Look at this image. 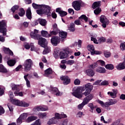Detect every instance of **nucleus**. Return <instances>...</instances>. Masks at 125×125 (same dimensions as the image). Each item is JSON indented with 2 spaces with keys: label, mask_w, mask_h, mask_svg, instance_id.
<instances>
[{
  "label": "nucleus",
  "mask_w": 125,
  "mask_h": 125,
  "mask_svg": "<svg viewBox=\"0 0 125 125\" xmlns=\"http://www.w3.org/2000/svg\"><path fill=\"white\" fill-rule=\"evenodd\" d=\"M75 63V61L74 60H68L66 62V64L67 65H70V66H72L73 64Z\"/></svg>",
  "instance_id": "nucleus-51"
},
{
  "label": "nucleus",
  "mask_w": 125,
  "mask_h": 125,
  "mask_svg": "<svg viewBox=\"0 0 125 125\" xmlns=\"http://www.w3.org/2000/svg\"><path fill=\"white\" fill-rule=\"evenodd\" d=\"M19 8V6L18 5H15L11 8V11H12L13 13H14L17 9Z\"/></svg>",
  "instance_id": "nucleus-49"
},
{
  "label": "nucleus",
  "mask_w": 125,
  "mask_h": 125,
  "mask_svg": "<svg viewBox=\"0 0 125 125\" xmlns=\"http://www.w3.org/2000/svg\"><path fill=\"white\" fill-rule=\"evenodd\" d=\"M56 119H58V120H61V114L58 113H56L55 114V117Z\"/></svg>",
  "instance_id": "nucleus-62"
},
{
  "label": "nucleus",
  "mask_w": 125,
  "mask_h": 125,
  "mask_svg": "<svg viewBox=\"0 0 125 125\" xmlns=\"http://www.w3.org/2000/svg\"><path fill=\"white\" fill-rule=\"evenodd\" d=\"M85 87L86 89H88V90L91 91L92 89H93V86L92 85H90V83H88L85 85Z\"/></svg>",
  "instance_id": "nucleus-37"
},
{
  "label": "nucleus",
  "mask_w": 125,
  "mask_h": 125,
  "mask_svg": "<svg viewBox=\"0 0 125 125\" xmlns=\"http://www.w3.org/2000/svg\"><path fill=\"white\" fill-rule=\"evenodd\" d=\"M74 24L77 25V26H80V25H82V21L79 19L78 20L75 21Z\"/></svg>",
  "instance_id": "nucleus-46"
},
{
  "label": "nucleus",
  "mask_w": 125,
  "mask_h": 125,
  "mask_svg": "<svg viewBox=\"0 0 125 125\" xmlns=\"http://www.w3.org/2000/svg\"><path fill=\"white\" fill-rule=\"evenodd\" d=\"M32 6L35 9H38V8H41L40 10H37V13L39 15H42V14H45L48 16L51 15L50 10H51V7L46 5H39L35 3H32Z\"/></svg>",
  "instance_id": "nucleus-1"
},
{
  "label": "nucleus",
  "mask_w": 125,
  "mask_h": 125,
  "mask_svg": "<svg viewBox=\"0 0 125 125\" xmlns=\"http://www.w3.org/2000/svg\"><path fill=\"white\" fill-rule=\"evenodd\" d=\"M61 80L63 81V83L65 85H66V84H69L71 82V80L68 76H62L61 77Z\"/></svg>",
  "instance_id": "nucleus-18"
},
{
  "label": "nucleus",
  "mask_w": 125,
  "mask_h": 125,
  "mask_svg": "<svg viewBox=\"0 0 125 125\" xmlns=\"http://www.w3.org/2000/svg\"><path fill=\"white\" fill-rule=\"evenodd\" d=\"M38 33H39V31L35 29L34 32H31V37L32 39H34V40H39V39H40V35L38 34Z\"/></svg>",
  "instance_id": "nucleus-13"
},
{
  "label": "nucleus",
  "mask_w": 125,
  "mask_h": 125,
  "mask_svg": "<svg viewBox=\"0 0 125 125\" xmlns=\"http://www.w3.org/2000/svg\"><path fill=\"white\" fill-rule=\"evenodd\" d=\"M59 36L61 39H66L67 38V33L64 31L59 32Z\"/></svg>",
  "instance_id": "nucleus-28"
},
{
  "label": "nucleus",
  "mask_w": 125,
  "mask_h": 125,
  "mask_svg": "<svg viewBox=\"0 0 125 125\" xmlns=\"http://www.w3.org/2000/svg\"><path fill=\"white\" fill-rule=\"evenodd\" d=\"M41 34L42 36V37H44V38H49L50 37H51V36H53L50 33V34H48V32L45 30H42L41 31Z\"/></svg>",
  "instance_id": "nucleus-21"
},
{
  "label": "nucleus",
  "mask_w": 125,
  "mask_h": 125,
  "mask_svg": "<svg viewBox=\"0 0 125 125\" xmlns=\"http://www.w3.org/2000/svg\"><path fill=\"white\" fill-rule=\"evenodd\" d=\"M30 47L31 51H37V49H36V47H35V46H34V44L31 43Z\"/></svg>",
  "instance_id": "nucleus-61"
},
{
  "label": "nucleus",
  "mask_w": 125,
  "mask_h": 125,
  "mask_svg": "<svg viewBox=\"0 0 125 125\" xmlns=\"http://www.w3.org/2000/svg\"><path fill=\"white\" fill-rule=\"evenodd\" d=\"M85 90V88L84 87H74L73 89L72 95L76 97V98H82L83 97L82 92Z\"/></svg>",
  "instance_id": "nucleus-3"
},
{
  "label": "nucleus",
  "mask_w": 125,
  "mask_h": 125,
  "mask_svg": "<svg viewBox=\"0 0 125 125\" xmlns=\"http://www.w3.org/2000/svg\"><path fill=\"white\" fill-rule=\"evenodd\" d=\"M120 49L122 51L125 50V42L121 43L120 45Z\"/></svg>",
  "instance_id": "nucleus-44"
},
{
  "label": "nucleus",
  "mask_w": 125,
  "mask_h": 125,
  "mask_svg": "<svg viewBox=\"0 0 125 125\" xmlns=\"http://www.w3.org/2000/svg\"><path fill=\"white\" fill-rule=\"evenodd\" d=\"M104 56L106 57V58H109L110 56H111V53L109 52L105 51L104 52Z\"/></svg>",
  "instance_id": "nucleus-60"
},
{
  "label": "nucleus",
  "mask_w": 125,
  "mask_h": 125,
  "mask_svg": "<svg viewBox=\"0 0 125 125\" xmlns=\"http://www.w3.org/2000/svg\"><path fill=\"white\" fill-rule=\"evenodd\" d=\"M51 42L53 45L56 46L60 42V38L58 36H53L51 39Z\"/></svg>",
  "instance_id": "nucleus-12"
},
{
  "label": "nucleus",
  "mask_w": 125,
  "mask_h": 125,
  "mask_svg": "<svg viewBox=\"0 0 125 125\" xmlns=\"http://www.w3.org/2000/svg\"><path fill=\"white\" fill-rule=\"evenodd\" d=\"M93 97H94L93 94H90L89 95H87L86 97L83 99V101H84L86 104H88V103H89V101L93 99Z\"/></svg>",
  "instance_id": "nucleus-17"
},
{
  "label": "nucleus",
  "mask_w": 125,
  "mask_h": 125,
  "mask_svg": "<svg viewBox=\"0 0 125 125\" xmlns=\"http://www.w3.org/2000/svg\"><path fill=\"white\" fill-rule=\"evenodd\" d=\"M107 94L108 95H110L112 98H116V97H117V95L112 92H107Z\"/></svg>",
  "instance_id": "nucleus-48"
},
{
  "label": "nucleus",
  "mask_w": 125,
  "mask_h": 125,
  "mask_svg": "<svg viewBox=\"0 0 125 125\" xmlns=\"http://www.w3.org/2000/svg\"><path fill=\"white\" fill-rule=\"evenodd\" d=\"M38 119V117L37 116H29L27 118L26 120V123H31L33 122V121H36Z\"/></svg>",
  "instance_id": "nucleus-23"
},
{
  "label": "nucleus",
  "mask_w": 125,
  "mask_h": 125,
  "mask_svg": "<svg viewBox=\"0 0 125 125\" xmlns=\"http://www.w3.org/2000/svg\"><path fill=\"white\" fill-rule=\"evenodd\" d=\"M38 115L39 118L43 119L44 118H45L46 117L47 114L46 113V112H40L39 113H38Z\"/></svg>",
  "instance_id": "nucleus-36"
},
{
  "label": "nucleus",
  "mask_w": 125,
  "mask_h": 125,
  "mask_svg": "<svg viewBox=\"0 0 125 125\" xmlns=\"http://www.w3.org/2000/svg\"><path fill=\"white\" fill-rule=\"evenodd\" d=\"M38 40V43L39 45L42 46V47H45V46H46L48 43V42L45 38L39 37Z\"/></svg>",
  "instance_id": "nucleus-9"
},
{
  "label": "nucleus",
  "mask_w": 125,
  "mask_h": 125,
  "mask_svg": "<svg viewBox=\"0 0 125 125\" xmlns=\"http://www.w3.org/2000/svg\"><path fill=\"white\" fill-rule=\"evenodd\" d=\"M9 96L10 98V102H11L12 104L16 105V106L24 107H29V106H30V104L28 103H27L24 101H21L19 100L13 99V93H12L11 91L9 92Z\"/></svg>",
  "instance_id": "nucleus-2"
},
{
  "label": "nucleus",
  "mask_w": 125,
  "mask_h": 125,
  "mask_svg": "<svg viewBox=\"0 0 125 125\" xmlns=\"http://www.w3.org/2000/svg\"><path fill=\"white\" fill-rule=\"evenodd\" d=\"M86 74L87 76H89V77H93L95 74V73L92 69H89L86 70Z\"/></svg>",
  "instance_id": "nucleus-20"
},
{
  "label": "nucleus",
  "mask_w": 125,
  "mask_h": 125,
  "mask_svg": "<svg viewBox=\"0 0 125 125\" xmlns=\"http://www.w3.org/2000/svg\"><path fill=\"white\" fill-rule=\"evenodd\" d=\"M43 47L45 48V49L43 51V54H47V53H49V52H50V47L48 46L47 45L46 46Z\"/></svg>",
  "instance_id": "nucleus-29"
},
{
  "label": "nucleus",
  "mask_w": 125,
  "mask_h": 125,
  "mask_svg": "<svg viewBox=\"0 0 125 125\" xmlns=\"http://www.w3.org/2000/svg\"><path fill=\"white\" fill-rule=\"evenodd\" d=\"M102 54V52L101 51H96L94 50L93 52H91V55H94V54H96V55H98Z\"/></svg>",
  "instance_id": "nucleus-41"
},
{
  "label": "nucleus",
  "mask_w": 125,
  "mask_h": 125,
  "mask_svg": "<svg viewBox=\"0 0 125 125\" xmlns=\"http://www.w3.org/2000/svg\"><path fill=\"white\" fill-rule=\"evenodd\" d=\"M22 122H23V120L20 117H19L17 120V125H20L22 124Z\"/></svg>",
  "instance_id": "nucleus-58"
},
{
  "label": "nucleus",
  "mask_w": 125,
  "mask_h": 125,
  "mask_svg": "<svg viewBox=\"0 0 125 125\" xmlns=\"http://www.w3.org/2000/svg\"><path fill=\"white\" fill-rule=\"evenodd\" d=\"M90 92H91V91H89L88 89H86L85 92H83V94L85 96H87V95H89L90 94Z\"/></svg>",
  "instance_id": "nucleus-50"
},
{
  "label": "nucleus",
  "mask_w": 125,
  "mask_h": 125,
  "mask_svg": "<svg viewBox=\"0 0 125 125\" xmlns=\"http://www.w3.org/2000/svg\"><path fill=\"white\" fill-rule=\"evenodd\" d=\"M27 117H28V113H24L21 115L20 116V118L22 120L24 121V120H26L27 118Z\"/></svg>",
  "instance_id": "nucleus-39"
},
{
  "label": "nucleus",
  "mask_w": 125,
  "mask_h": 125,
  "mask_svg": "<svg viewBox=\"0 0 125 125\" xmlns=\"http://www.w3.org/2000/svg\"><path fill=\"white\" fill-rule=\"evenodd\" d=\"M105 67L106 69H107L108 70H113V69H114V66L111 64H106Z\"/></svg>",
  "instance_id": "nucleus-42"
},
{
  "label": "nucleus",
  "mask_w": 125,
  "mask_h": 125,
  "mask_svg": "<svg viewBox=\"0 0 125 125\" xmlns=\"http://www.w3.org/2000/svg\"><path fill=\"white\" fill-rule=\"evenodd\" d=\"M109 84V82L108 81L104 80L101 83V85H108Z\"/></svg>",
  "instance_id": "nucleus-55"
},
{
  "label": "nucleus",
  "mask_w": 125,
  "mask_h": 125,
  "mask_svg": "<svg viewBox=\"0 0 125 125\" xmlns=\"http://www.w3.org/2000/svg\"><path fill=\"white\" fill-rule=\"evenodd\" d=\"M59 122V120L58 119L56 118L55 117H53L49 120L47 122V125H55L56 124H58Z\"/></svg>",
  "instance_id": "nucleus-16"
},
{
  "label": "nucleus",
  "mask_w": 125,
  "mask_h": 125,
  "mask_svg": "<svg viewBox=\"0 0 125 125\" xmlns=\"http://www.w3.org/2000/svg\"><path fill=\"white\" fill-rule=\"evenodd\" d=\"M60 125H68V120L65 119L64 120H63Z\"/></svg>",
  "instance_id": "nucleus-59"
},
{
  "label": "nucleus",
  "mask_w": 125,
  "mask_h": 125,
  "mask_svg": "<svg viewBox=\"0 0 125 125\" xmlns=\"http://www.w3.org/2000/svg\"><path fill=\"white\" fill-rule=\"evenodd\" d=\"M17 85H15V84H11V87L12 90H16V89H17Z\"/></svg>",
  "instance_id": "nucleus-56"
},
{
  "label": "nucleus",
  "mask_w": 125,
  "mask_h": 125,
  "mask_svg": "<svg viewBox=\"0 0 125 125\" xmlns=\"http://www.w3.org/2000/svg\"><path fill=\"white\" fill-rule=\"evenodd\" d=\"M67 57H68V54L67 53L63 51L60 53V59H64V58H67Z\"/></svg>",
  "instance_id": "nucleus-24"
},
{
  "label": "nucleus",
  "mask_w": 125,
  "mask_h": 125,
  "mask_svg": "<svg viewBox=\"0 0 125 125\" xmlns=\"http://www.w3.org/2000/svg\"><path fill=\"white\" fill-rule=\"evenodd\" d=\"M60 15L61 17H64V16H66V15H67V12L64 11H62L60 12Z\"/></svg>",
  "instance_id": "nucleus-53"
},
{
  "label": "nucleus",
  "mask_w": 125,
  "mask_h": 125,
  "mask_svg": "<svg viewBox=\"0 0 125 125\" xmlns=\"http://www.w3.org/2000/svg\"><path fill=\"white\" fill-rule=\"evenodd\" d=\"M7 64L10 67H13L16 64V60L12 59L7 61Z\"/></svg>",
  "instance_id": "nucleus-22"
},
{
  "label": "nucleus",
  "mask_w": 125,
  "mask_h": 125,
  "mask_svg": "<svg viewBox=\"0 0 125 125\" xmlns=\"http://www.w3.org/2000/svg\"><path fill=\"white\" fill-rule=\"evenodd\" d=\"M26 15L28 19H31L32 18V12H31V8H28L26 11Z\"/></svg>",
  "instance_id": "nucleus-27"
},
{
  "label": "nucleus",
  "mask_w": 125,
  "mask_h": 125,
  "mask_svg": "<svg viewBox=\"0 0 125 125\" xmlns=\"http://www.w3.org/2000/svg\"><path fill=\"white\" fill-rule=\"evenodd\" d=\"M88 107H89L90 108L91 110H90V112H91V113H93V110L94 109H96V105H93V103H89L87 105Z\"/></svg>",
  "instance_id": "nucleus-31"
},
{
  "label": "nucleus",
  "mask_w": 125,
  "mask_h": 125,
  "mask_svg": "<svg viewBox=\"0 0 125 125\" xmlns=\"http://www.w3.org/2000/svg\"><path fill=\"white\" fill-rule=\"evenodd\" d=\"M48 110V107L46 106H37L35 107L33 109V111L36 112H39L40 111H47Z\"/></svg>",
  "instance_id": "nucleus-10"
},
{
  "label": "nucleus",
  "mask_w": 125,
  "mask_h": 125,
  "mask_svg": "<svg viewBox=\"0 0 125 125\" xmlns=\"http://www.w3.org/2000/svg\"><path fill=\"white\" fill-rule=\"evenodd\" d=\"M24 47L26 49H30V47H31V45H29V43H25L24 44Z\"/></svg>",
  "instance_id": "nucleus-64"
},
{
  "label": "nucleus",
  "mask_w": 125,
  "mask_h": 125,
  "mask_svg": "<svg viewBox=\"0 0 125 125\" xmlns=\"http://www.w3.org/2000/svg\"><path fill=\"white\" fill-rule=\"evenodd\" d=\"M0 73H8V70H7V69H6L2 64H0Z\"/></svg>",
  "instance_id": "nucleus-32"
},
{
  "label": "nucleus",
  "mask_w": 125,
  "mask_h": 125,
  "mask_svg": "<svg viewBox=\"0 0 125 125\" xmlns=\"http://www.w3.org/2000/svg\"><path fill=\"white\" fill-rule=\"evenodd\" d=\"M39 24V20L35 21H34L32 22L31 24V26L33 27H35V26H37Z\"/></svg>",
  "instance_id": "nucleus-54"
},
{
  "label": "nucleus",
  "mask_w": 125,
  "mask_h": 125,
  "mask_svg": "<svg viewBox=\"0 0 125 125\" xmlns=\"http://www.w3.org/2000/svg\"><path fill=\"white\" fill-rule=\"evenodd\" d=\"M25 15V10H24V9L21 8L20 9V12L19 13V16H23Z\"/></svg>",
  "instance_id": "nucleus-43"
},
{
  "label": "nucleus",
  "mask_w": 125,
  "mask_h": 125,
  "mask_svg": "<svg viewBox=\"0 0 125 125\" xmlns=\"http://www.w3.org/2000/svg\"><path fill=\"white\" fill-rule=\"evenodd\" d=\"M4 87L0 86V96L3 95V94L4 93Z\"/></svg>",
  "instance_id": "nucleus-47"
},
{
  "label": "nucleus",
  "mask_w": 125,
  "mask_h": 125,
  "mask_svg": "<svg viewBox=\"0 0 125 125\" xmlns=\"http://www.w3.org/2000/svg\"><path fill=\"white\" fill-rule=\"evenodd\" d=\"M91 41L93 42L94 43L98 44L99 43H103V42H106V39L104 37H101L98 40V42H97V40L95 38L91 37Z\"/></svg>",
  "instance_id": "nucleus-11"
},
{
  "label": "nucleus",
  "mask_w": 125,
  "mask_h": 125,
  "mask_svg": "<svg viewBox=\"0 0 125 125\" xmlns=\"http://www.w3.org/2000/svg\"><path fill=\"white\" fill-rule=\"evenodd\" d=\"M14 94L16 96H23V92L15 91Z\"/></svg>",
  "instance_id": "nucleus-52"
},
{
  "label": "nucleus",
  "mask_w": 125,
  "mask_h": 125,
  "mask_svg": "<svg viewBox=\"0 0 125 125\" xmlns=\"http://www.w3.org/2000/svg\"><path fill=\"white\" fill-rule=\"evenodd\" d=\"M59 54H60V53L58 52L57 51H54V53L53 54L54 56L55 57V58L57 59L58 58V56H59Z\"/></svg>",
  "instance_id": "nucleus-63"
},
{
  "label": "nucleus",
  "mask_w": 125,
  "mask_h": 125,
  "mask_svg": "<svg viewBox=\"0 0 125 125\" xmlns=\"http://www.w3.org/2000/svg\"><path fill=\"white\" fill-rule=\"evenodd\" d=\"M29 77V74H26L24 76V79L26 82V84L27 87H31V83L30 82V81L28 80V77Z\"/></svg>",
  "instance_id": "nucleus-19"
},
{
  "label": "nucleus",
  "mask_w": 125,
  "mask_h": 125,
  "mask_svg": "<svg viewBox=\"0 0 125 125\" xmlns=\"http://www.w3.org/2000/svg\"><path fill=\"white\" fill-rule=\"evenodd\" d=\"M32 65H33V61L31 59L26 60L24 63L23 66L24 67V70L25 72H28L31 70L32 68Z\"/></svg>",
  "instance_id": "nucleus-5"
},
{
  "label": "nucleus",
  "mask_w": 125,
  "mask_h": 125,
  "mask_svg": "<svg viewBox=\"0 0 125 125\" xmlns=\"http://www.w3.org/2000/svg\"><path fill=\"white\" fill-rule=\"evenodd\" d=\"M68 30L70 32H75V24L74 23H70V25L68 26Z\"/></svg>",
  "instance_id": "nucleus-34"
},
{
  "label": "nucleus",
  "mask_w": 125,
  "mask_h": 125,
  "mask_svg": "<svg viewBox=\"0 0 125 125\" xmlns=\"http://www.w3.org/2000/svg\"><path fill=\"white\" fill-rule=\"evenodd\" d=\"M100 6H101V1L94 2L92 4V8L93 9H95V8L98 7L94 11V13L96 15L99 14L101 12V8H99Z\"/></svg>",
  "instance_id": "nucleus-4"
},
{
  "label": "nucleus",
  "mask_w": 125,
  "mask_h": 125,
  "mask_svg": "<svg viewBox=\"0 0 125 125\" xmlns=\"http://www.w3.org/2000/svg\"><path fill=\"white\" fill-rule=\"evenodd\" d=\"M38 22L42 26H46V20L45 19H38Z\"/></svg>",
  "instance_id": "nucleus-26"
},
{
  "label": "nucleus",
  "mask_w": 125,
  "mask_h": 125,
  "mask_svg": "<svg viewBox=\"0 0 125 125\" xmlns=\"http://www.w3.org/2000/svg\"><path fill=\"white\" fill-rule=\"evenodd\" d=\"M30 125H42V121L41 119H38Z\"/></svg>",
  "instance_id": "nucleus-40"
},
{
  "label": "nucleus",
  "mask_w": 125,
  "mask_h": 125,
  "mask_svg": "<svg viewBox=\"0 0 125 125\" xmlns=\"http://www.w3.org/2000/svg\"><path fill=\"white\" fill-rule=\"evenodd\" d=\"M59 33V29L57 27V24L54 23L53 25V31L50 32L51 35H57Z\"/></svg>",
  "instance_id": "nucleus-14"
},
{
  "label": "nucleus",
  "mask_w": 125,
  "mask_h": 125,
  "mask_svg": "<svg viewBox=\"0 0 125 125\" xmlns=\"http://www.w3.org/2000/svg\"><path fill=\"white\" fill-rule=\"evenodd\" d=\"M88 50L89 51H90L91 53V52H93L94 50V46H93V45L89 44L87 46Z\"/></svg>",
  "instance_id": "nucleus-38"
},
{
  "label": "nucleus",
  "mask_w": 125,
  "mask_h": 125,
  "mask_svg": "<svg viewBox=\"0 0 125 125\" xmlns=\"http://www.w3.org/2000/svg\"><path fill=\"white\" fill-rule=\"evenodd\" d=\"M53 73L52 70L50 68H48L46 70H45V77H47L48 75H51Z\"/></svg>",
  "instance_id": "nucleus-33"
},
{
  "label": "nucleus",
  "mask_w": 125,
  "mask_h": 125,
  "mask_svg": "<svg viewBox=\"0 0 125 125\" xmlns=\"http://www.w3.org/2000/svg\"><path fill=\"white\" fill-rule=\"evenodd\" d=\"M83 116H84L83 112L79 111L77 113L76 117L77 118H83Z\"/></svg>",
  "instance_id": "nucleus-45"
},
{
  "label": "nucleus",
  "mask_w": 125,
  "mask_h": 125,
  "mask_svg": "<svg viewBox=\"0 0 125 125\" xmlns=\"http://www.w3.org/2000/svg\"><path fill=\"white\" fill-rule=\"evenodd\" d=\"M100 21L102 23V27L103 28H106L107 25L109 24V20L106 18V17L104 15H102L100 18Z\"/></svg>",
  "instance_id": "nucleus-7"
},
{
  "label": "nucleus",
  "mask_w": 125,
  "mask_h": 125,
  "mask_svg": "<svg viewBox=\"0 0 125 125\" xmlns=\"http://www.w3.org/2000/svg\"><path fill=\"white\" fill-rule=\"evenodd\" d=\"M86 104L85 103V102L84 101H83V102H82V104H79L77 106V108L79 110H83V107L85 105H86Z\"/></svg>",
  "instance_id": "nucleus-35"
},
{
  "label": "nucleus",
  "mask_w": 125,
  "mask_h": 125,
  "mask_svg": "<svg viewBox=\"0 0 125 125\" xmlns=\"http://www.w3.org/2000/svg\"><path fill=\"white\" fill-rule=\"evenodd\" d=\"M51 92L56 96H61L62 93L59 91V90L56 87L51 88Z\"/></svg>",
  "instance_id": "nucleus-15"
},
{
  "label": "nucleus",
  "mask_w": 125,
  "mask_h": 125,
  "mask_svg": "<svg viewBox=\"0 0 125 125\" xmlns=\"http://www.w3.org/2000/svg\"><path fill=\"white\" fill-rule=\"evenodd\" d=\"M7 29H6V22L5 21H0V33L3 34V36H6V32Z\"/></svg>",
  "instance_id": "nucleus-6"
},
{
  "label": "nucleus",
  "mask_w": 125,
  "mask_h": 125,
  "mask_svg": "<svg viewBox=\"0 0 125 125\" xmlns=\"http://www.w3.org/2000/svg\"><path fill=\"white\" fill-rule=\"evenodd\" d=\"M96 72L100 74H104V73H106V69L104 67H99L96 69Z\"/></svg>",
  "instance_id": "nucleus-25"
},
{
  "label": "nucleus",
  "mask_w": 125,
  "mask_h": 125,
  "mask_svg": "<svg viewBox=\"0 0 125 125\" xmlns=\"http://www.w3.org/2000/svg\"><path fill=\"white\" fill-rule=\"evenodd\" d=\"M72 6L77 10V11H79V10H81V6L82 5V1L76 0L72 2Z\"/></svg>",
  "instance_id": "nucleus-8"
},
{
  "label": "nucleus",
  "mask_w": 125,
  "mask_h": 125,
  "mask_svg": "<svg viewBox=\"0 0 125 125\" xmlns=\"http://www.w3.org/2000/svg\"><path fill=\"white\" fill-rule=\"evenodd\" d=\"M74 84H75V85H79V84L81 83V81L78 79H76L74 82Z\"/></svg>",
  "instance_id": "nucleus-57"
},
{
  "label": "nucleus",
  "mask_w": 125,
  "mask_h": 125,
  "mask_svg": "<svg viewBox=\"0 0 125 125\" xmlns=\"http://www.w3.org/2000/svg\"><path fill=\"white\" fill-rule=\"evenodd\" d=\"M79 19H80L82 22H83V20H84L85 22H87V21H88V18H87L85 15H82L79 18Z\"/></svg>",
  "instance_id": "nucleus-30"
}]
</instances>
